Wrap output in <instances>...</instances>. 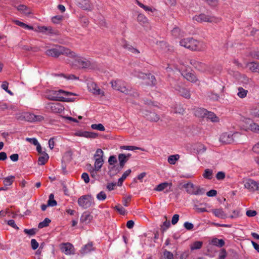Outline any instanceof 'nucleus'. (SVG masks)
I'll list each match as a JSON object with an SVG mask.
<instances>
[{
  "label": "nucleus",
  "instance_id": "1",
  "mask_svg": "<svg viewBox=\"0 0 259 259\" xmlns=\"http://www.w3.org/2000/svg\"><path fill=\"white\" fill-rule=\"evenodd\" d=\"M66 63L75 69L92 70L96 67V61L87 58L71 50L68 53Z\"/></svg>",
  "mask_w": 259,
  "mask_h": 259
},
{
  "label": "nucleus",
  "instance_id": "2",
  "mask_svg": "<svg viewBox=\"0 0 259 259\" xmlns=\"http://www.w3.org/2000/svg\"><path fill=\"white\" fill-rule=\"evenodd\" d=\"M76 94L63 90H47L45 92L46 98L52 101L62 102L72 101V98H69L70 96H76Z\"/></svg>",
  "mask_w": 259,
  "mask_h": 259
},
{
  "label": "nucleus",
  "instance_id": "3",
  "mask_svg": "<svg viewBox=\"0 0 259 259\" xmlns=\"http://www.w3.org/2000/svg\"><path fill=\"white\" fill-rule=\"evenodd\" d=\"M180 44L181 46L193 51L202 50V48L200 46V42L190 37L182 39L180 41Z\"/></svg>",
  "mask_w": 259,
  "mask_h": 259
},
{
  "label": "nucleus",
  "instance_id": "4",
  "mask_svg": "<svg viewBox=\"0 0 259 259\" xmlns=\"http://www.w3.org/2000/svg\"><path fill=\"white\" fill-rule=\"evenodd\" d=\"M193 20L199 23L208 22L217 23L220 22L221 19L214 16H210L201 13L193 17Z\"/></svg>",
  "mask_w": 259,
  "mask_h": 259
},
{
  "label": "nucleus",
  "instance_id": "5",
  "mask_svg": "<svg viewBox=\"0 0 259 259\" xmlns=\"http://www.w3.org/2000/svg\"><path fill=\"white\" fill-rule=\"evenodd\" d=\"M70 50L62 46H57L55 48L49 49L46 51V54L48 56L58 57L60 55L62 54L68 57V53Z\"/></svg>",
  "mask_w": 259,
  "mask_h": 259
},
{
  "label": "nucleus",
  "instance_id": "6",
  "mask_svg": "<svg viewBox=\"0 0 259 259\" xmlns=\"http://www.w3.org/2000/svg\"><path fill=\"white\" fill-rule=\"evenodd\" d=\"M182 187L185 188L187 192L191 195H201L205 193L204 189L195 186L191 183L184 184Z\"/></svg>",
  "mask_w": 259,
  "mask_h": 259
},
{
  "label": "nucleus",
  "instance_id": "7",
  "mask_svg": "<svg viewBox=\"0 0 259 259\" xmlns=\"http://www.w3.org/2000/svg\"><path fill=\"white\" fill-rule=\"evenodd\" d=\"M17 118L25 120L29 122L40 121L44 119V117L40 115H35L30 112H24L17 116Z\"/></svg>",
  "mask_w": 259,
  "mask_h": 259
},
{
  "label": "nucleus",
  "instance_id": "8",
  "mask_svg": "<svg viewBox=\"0 0 259 259\" xmlns=\"http://www.w3.org/2000/svg\"><path fill=\"white\" fill-rule=\"evenodd\" d=\"M118 158L119 162V165L117 166L115 165L112 166L109 170L110 174L113 175L118 173L123 168L125 163L128 160L125 157V154H119Z\"/></svg>",
  "mask_w": 259,
  "mask_h": 259
},
{
  "label": "nucleus",
  "instance_id": "9",
  "mask_svg": "<svg viewBox=\"0 0 259 259\" xmlns=\"http://www.w3.org/2000/svg\"><path fill=\"white\" fill-rule=\"evenodd\" d=\"M46 109L49 111L55 113H61L64 109V106L60 103H47L45 105Z\"/></svg>",
  "mask_w": 259,
  "mask_h": 259
},
{
  "label": "nucleus",
  "instance_id": "10",
  "mask_svg": "<svg viewBox=\"0 0 259 259\" xmlns=\"http://www.w3.org/2000/svg\"><path fill=\"white\" fill-rule=\"evenodd\" d=\"M94 203V199L90 195H83L78 199V205L84 208H87Z\"/></svg>",
  "mask_w": 259,
  "mask_h": 259
},
{
  "label": "nucleus",
  "instance_id": "11",
  "mask_svg": "<svg viewBox=\"0 0 259 259\" xmlns=\"http://www.w3.org/2000/svg\"><path fill=\"white\" fill-rule=\"evenodd\" d=\"M170 85L179 92L181 96L187 99H189L190 98V92L186 88H183L182 86L177 83L175 80H172L171 81Z\"/></svg>",
  "mask_w": 259,
  "mask_h": 259
},
{
  "label": "nucleus",
  "instance_id": "12",
  "mask_svg": "<svg viewBox=\"0 0 259 259\" xmlns=\"http://www.w3.org/2000/svg\"><path fill=\"white\" fill-rule=\"evenodd\" d=\"M138 77L144 80V83L147 85H154L156 83L155 76L151 74L140 73Z\"/></svg>",
  "mask_w": 259,
  "mask_h": 259
},
{
  "label": "nucleus",
  "instance_id": "13",
  "mask_svg": "<svg viewBox=\"0 0 259 259\" xmlns=\"http://www.w3.org/2000/svg\"><path fill=\"white\" fill-rule=\"evenodd\" d=\"M112 88L116 91L124 93H127V88L124 82L120 80H115L111 81Z\"/></svg>",
  "mask_w": 259,
  "mask_h": 259
},
{
  "label": "nucleus",
  "instance_id": "14",
  "mask_svg": "<svg viewBox=\"0 0 259 259\" xmlns=\"http://www.w3.org/2000/svg\"><path fill=\"white\" fill-rule=\"evenodd\" d=\"M60 248L61 251L66 255L73 254L75 252V249L73 245L70 243L61 244Z\"/></svg>",
  "mask_w": 259,
  "mask_h": 259
},
{
  "label": "nucleus",
  "instance_id": "15",
  "mask_svg": "<svg viewBox=\"0 0 259 259\" xmlns=\"http://www.w3.org/2000/svg\"><path fill=\"white\" fill-rule=\"evenodd\" d=\"M143 114L147 120L150 121L157 122L160 119L159 116L156 113L148 110L143 111Z\"/></svg>",
  "mask_w": 259,
  "mask_h": 259
},
{
  "label": "nucleus",
  "instance_id": "16",
  "mask_svg": "<svg viewBox=\"0 0 259 259\" xmlns=\"http://www.w3.org/2000/svg\"><path fill=\"white\" fill-rule=\"evenodd\" d=\"M198 70L209 73H213V67L210 65L204 64L202 62H198V65L195 67Z\"/></svg>",
  "mask_w": 259,
  "mask_h": 259
},
{
  "label": "nucleus",
  "instance_id": "17",
  "mask_svg": "<svg viewBox=\"0 0 259 259\" xmlns=\"http://www.w3.org/2000/svg\"><path fill=\"white\" fill-rule=\"evenodd\" d=\"M235 136V134L225 133L221 136L220 140L224 144H230L234 141V137Z\"/></svg>",
  "mask_w": 259,
  "mask_h": 259
},
{
  "label": "nucleus",
  "instance_id": "18",
  "mask_svg": "<svg viewBox=\"0 0 259 259\" xmlns=\"http://www.w3.org/2000/svg\"><path fill=\"white\" fill-rule=\"evenodd\" d=\"M256 181L252 179H248L244 181V188L248 190L250 192H254L255 191Z\"/></svg>",
  "mask_w": 259,
  "mask_h": 259
},
{
  "label": "nucleus",
  "instance_id": "19",
  "mask_svg": "<svg viewBox=\"0 0 259 259\" xmlns=\"http://www.w3.org/2000/svg\"><path fill=\"white\" fill-rule=\"evenodd\" d=\"M245 123L246 124V127L248 129L254 132H259V125L250 119H246Z\"/></svg>",
  "mask_w": 259,
  "mask_h": 259
},
{
  "label": "nucleus",
  "instance_id": "20",
  "mask_svg": "<svg viewBox=\"0 0 259 259\" xmlns=\"http://www.w3.org/2000/svg\"><path fill=\"white\" fill-rule=\"evenodd\" d=\"M181 74L184 78L190 82L196 83L198 81L197 77L192 72H187L184 71L181 72Z\"/></svg>",
  "mask_w": 259,
  "mask_h": 259
},
{
  "label": "nucleus",
  "instance_id": "21",
  "mask_svg": "<svg viewBox=\"0 0 259 259\" xmlns=\"http://www.w3.org/2000/svg\"><path fill=\"white\" fill-rule=\"evenodd\" d=\"M74 135L78 137H85L88 138H96L97 136L95 133L87 131H77L74 133Z\"/></svg>",
  "mask_w": 259,
  "mask_h": 259
},
{
  "label": "nucleus",
  "instance_id": "22",
  "mask_svg": "<svg viewBox=\"0 0 259 259\" xmlns=\"http://www.w3.org/2000/svg\"><path fill=\"white\" fill-rule=\"evenodd\" d=\"M77 5L84 10H89L92 7L90 0H76Z\"/></svg>",
  "mask_w": 259,
  "mask_h": 259
},
{
  "label": "nucleus",
  "instance_id": "23",
  "mask_svg": "<svg viewBox=\"0 0 259 259\" xmlns=\"http://www.w3.org/2000/svg\"><path fill=\"white\" fill-rule=\"evenodd\" d=\"M246 67L253 72L259 73V64L255 62H247L246 64Z\"/></svg>",
  "mask_w": 259,
  "mask_h": 259
},
{
  "label": "nucleus",
  "instance_id": "24",
  "mask_svg": "<svg viewBox=\"0 0 259 259\" xmlns=\"http://www.w3.org/2000/svg\"><path fill=\"white\" fill-rule=\"evenodd\" d=\"M211 211L216 217L220 219H225L227 217L222 208L213 209Z\"/></svg>",
  "mask_w": 259,
  "mask_h": 259
},
{
  "label": "nucleus",
  "instance_id": "25",
  "mask_svg": "<svg viewBox=\"0 0 259 259\" xmlns=\"http://www.w3.org/2000/svg\"><path fill=\"white\" fill-rule=\"evenodd\" d=\"M93 219V216L87 211L82 213L80 218V222L85 224H88L91 222Z\"/></svg>",
  "mask_w": 259,
  "mask_h": 259
},
{
  "label": "nucleus",
  "instance_id": "26",
  "mask_svg": "<svg viewBox=\"0 0 259 259\" xmlns=\"http://www.w3.org/2000/svg\"><path fill=\"white\" fill-rule=\"evenodd\" d=\"M36 31L41 32L45 34H49L53 33V30L51 27L38 26Z\"/></svg>",
  "mask_w": 259,
  "mask_h": 259
},
{
  "label": "nucleus",
  "instance_id": "27",
  "mask_svg": "<svg viewBox=\"0 0 259 259\" xmlns=\"http://www.w3.org/2000/svg\"><path fill=\"white\" fill-rule=\"evenodd\" d=\"M207 110L204 108H198L195 112V114L199 118H205L207 115Z\"/></svg>",
  "mask_w": 259,
  "mask_h": 259
},
{
  "label": "nucleus",
  "instance_id": "28",
  "mask_svg": "<svg viewBox=\"0 0 259 259\" xmlns=\"http://www.w3.org/2000/svg\"><path fill=\"white\" fill-rule=\"evenodd\" d=\"M97 156V151L96 152L94 157L95 159V168L91 167V168L89 169L91 176L93 178H94L95 180L96 179V177H97V169H96V164L97 163V158H96V157Z\"/></svg>",
  "mask_w": 259,
  "mask_h": 259
},
{
  "label": "nucleus",
  "instance_id": "29",
  "mask_svg": "<svg viewBox=\"0 0 259 259\" xmlns=\"http://www.w3.org/2000/svg\"><path fill=\"white\" fill-rule=\"evenodd\" d=\"M124 48L131 54L136 55L140 53V52L138 50L128 44L124 45Z\"/></svg>",
  "mask_w": 259,
  "mask_h": 259
},
{
  "label": "nucleus",
  "instance_id": "30",
  "mask_svg": "<svg viewBox=\"0 0 259 259\" xmlns=\"http://www.w3.org/2000/svg\"><path fill=\"white\" fill-rule=\"evenodd\" d=\"M211 244L214 246L221 247L225 245V241L223 239H219L217 238H214L211 240Z\"/></svg>",
  "mask_w": 259,
  "mask_h": 259
},
{
  "label": "nucleus",
  "instance_id": "31",
  "mask_svg": "<svg viewBox=\"0 0 259 259\" xmlns=\"http://www.w3.org/2000/svg\"><path fill=\"white\" fill-rule=\"evenodd\" d=\"M16 8L19 11L25 15H28L31 13L29 9L24 5H20Z\"/></svg>",
  "mask_w": 259,
  "mask_h": 259
},
{
  "label": "nucleus",
  "instance_id": "32",
  "mask_svg": "<svg viewBox=\"0 0 259 259\" xmlns=\"http://www.w3.org/2000/svg\"><path fill=\"white\" fill-rule=\"evenodd\" d=\"M171 185V183H169L167 182L162 183L157 185V187L154 189V190L157 191H161L166 188H167L168 186L170 187Z\"/></svg>",
  "mask_w": 259,
  "mask_h": 259
},
{
  "label": "nucleus",
  "instance_id": "33",
  "mask_svg": "<svg viewBox=\"0 0 259 259\" xmlns=\"http://www.w3.org/2000/svg\"><path fill=\"white\" fill-rule=\"evenodd\" d=\"M206 119H209L212 122L219 121L218 117L213 112L207 111V115L205 117Z\"/></svg>",
  "mask_w": 259,
  "mask_h": 259
},
{
  "label": "nucleus",
  "instance_id": "34",
  "mask_svg": "<svg viewBox=\"0 0 259 259\" xmlns=\"http://www.w3.org/2000/svg\"><path fill=\"white\" fill-rule=\"evenodd\" d=\"M88 89L91 93L96 94L97 93V85L96 83L90 81L88 83Z\"/></svg>",
  "mask_w": 259,
  "mask_h": 259
},
{
  "label": "nucleus",
  "instance_id": "35",
  "mask_svg": "<svg viewBox=\"0 0 259 259\" xmlns=\"http://www.w3.org/2000/svg\"><path fill=\"white\" fill-rule=\"evenodd\" d=\"M130 169L126 170L122 175L121 177L118 179V186H121L122 185L123 181L127 178V177L131 173Z\"/></svg>",
  "mask_w": 259,
  "mask_h": 259
},
{
  "label": "nucleus",
  "instance_id": "36",
  "mask_svg": "<svg viewBox=\"0 0 259 259\" xmlns=\"http://www.w3.org/2000/svg\"><path fill=\"white\" fill-rule=\"evenodd\" d=\"M15 177L13 176H8L4 179L3 183L5 186H9L11 185L14 181Z\"/></svg>",
  "mask_w": 259,
  "mask_h": 259
},
{
  "label": "nucleus",
  "instance_id": "37",
  "mask_svg": "<svg viewBox=\"0 0 259 259\" xmlns=\"http://www.w3.org/2000/svg\"><path fill=\"white\" fill-rule=\"evenodd\" d=\"M93 250V244L89 243L84 245L80 250V252L82 254L87 253Z\"/></svg>",
  "mask_w": 259,
  "mask_h": 259
},
{
  "label": "nucleus",
  "instance_id": "38",
  "mask_svg": "<svg viewBox=\"0 0 259 259\" xmlns=\"http://www.w3.org/2000/svg\"><path fill=\"white\" fill-rule=\"evenodd\" d=\"M55 76H59L61 77H63L65 79L68 80H73V79H78V77H76L73 74H69V75H65L64 74H56L55 75Z\"/></svg>",
  "mask_w": 259,
  "mask_h": 259
},
{
  "label": "nucleus",
  "instance_id": "39",
  "mask_svg": "<svg viewBox=\"0 0 259 259\" xmlns=\"http://www.w3.org/2000/svg\"><path fill=\"white\" fill-rule=\"evenodd\" d=\"M14 22L17 25L21 26V27L29 30H33V27L31 26H29L24 23L19 21L18 20H14Z\"/></svg>",
  "mask_w": 259,
  "mask_h": 259
},
{
  "label": "nucleus",
  "instance_id": "40",
  "mask_svg": "<svg viewBox=\"0 0 259 259\" xmlns=\"http://www.w3.org/2000/svg\"><path fill=\"white\" fill-rule=\"evenodd\" d=\"M247 93L248 91L242 87L238 88L237 96L240 98H244L246 96Z\"/></svg>",
  "mask_w": 259,
  "mask_h": 259
},
{
  "label": "nucleus",
  "instance_id": "41",
  "mask_svg": "<svg viewBox=\"0 0 259 259\" xmlns=\"http://www.w3.org/2000/svg\"><path fill=\"white\" fill-rule=\"evenodd\" d=\"M49 159L48 154L45 153L42 156H40L38 160V164L39 165H44Z\"/></svg>",
  "mask_w": 259,
  "mask_h": 259
},
{
  "label": "nucleus",
  "instance_id": "42",
  "mask_svg": "<svg viewBox=\"0 0 259 259\" xmlns=\"http://www.w3.org/2000/svg\"><path fill=\"white\" fill-rule=\"evenodd\" d=\"M123 94L129 95L134 98H137L139 96L138 92L132 88H127V93H124Z\"/></svg>",
  "mask_w": 259,
  "mask_h": 259
},
{
  "label": "nucleus",
  "instance_id": "43",
  "mask_svg": "<svg viewBox=\"0 0 259 259\" xmlns=\"http://www.w3.org/2000/svg\"><path fill=\"white\" fill-rule=\"evenodd\" d=\"M156 44L157 46V47L162 51H166L167 50H168V49H167L168 45L167 43L165 41H157Z\"/></svg>",
  "mask_w": 259,
  "mask_h": 259
},
{
  "label": "nucleus",
  "instance_id": "44",
  "mask_svg": "<svg viewBox=\"0 0 259 259\" xmlns=\"http://www.w3.org/2000/svg\"><path fill=\"white\" fill-rule=\"evenodd\" d=\"M179 158L178 154L170 155L168 158V162L171 164H175Z\"/></svg>",
  "mask_w": 259,
  "mask_h": 259
},
{
  "label": "nucleus",
  "instance_id": "45",
  "mask_svg": "<svg viewBox=\"0 0 259 259\" xmlns=\"http://www.w3.org/2000/svg\"><path fill=\"white\" fill-rule=\"evenodd\" d=\"M202 245V241H196L191 244L190 248L191 250L199 249L201 248Z\"/></svg>",
  "mask_w": 259,
  "mask_h": 259
},
{
  "label": "nucleus",
  "instance_id": "46",
  "mask_svg": "<svg viewBox=\"0 0 259 259\" xmlns=\"http://www.w3.org/2000/svg\"><path fill=\"white\" fill-rule=\"evenodd\" d=\"M120 149L127 150H135L136 149H139L142 151H145V149L143 148L132 146H122L120 147Z\"/></svg>",
  "mask_w": 259,
  "mask_h": 259
},
{
  "label": "nucleus",
  "instance_id": "47",
  "mask_svg": "<svg viewBox=\"0 0 259 259\" xmlns=\"http://www.w3.org/2000/svg\"><path fill=\"white\" fill-rule=\"evenodd\" d=\"M57 205V202L54 199V195L51 194L49 196V199L48 201V205L49 206H55Z\"/></svg>",
  "mask_w": 259,
  "mask_h": 259
},
{
  "label": "nucleus",
  "instance_id": "48",
  "mask_svg": "<svg viewBox=\"0 0 259 259\" xmlns=\"http://www.w3.org/2000/svg\"><path fill=\"white\" fill-rule=\"evenodd\" d=\"M212 170L210 169H206L204 170V172L203 176L204 178L210 180L212 178Z\"/></svg>",
  "mask_w": 259,
  "mask_h": 259
},
{
  "label": "nucleus",
  "instance_id": "49",
  "mask_svg": "<svg viewBox=\"0 0 259 259\" xmlns=\"http://www.w3.org/2000/svg\"><path fill=\"white\" fill-rule=\"evenodd\" d=\"M51 222V220L48 218H46L42 222L39 223L38 227L39 228H42L48 226L49 223Z\"/></svg>",
  "mask_w": 259,
  "mask_h": 259
},
{
  "label": "nucleus",
  "instance_id": "50",
  "mask_svg": "<svg viewBox=\"0 0 259 259\" xmlns=\"http://www.w3.org/2000/svg\"><path fill=\"white\" fill-rule=\"evenodd\" d=\"M8 85H9V83L7 81H5L3 82L1 87L6 92H7L8 93H9L11 95H13V93L10 90H8Z\"/></svg>",
  "mask_w": 259,
  "mask_h": 259
},
{
  "label": "nucleus",
  "instance_id": "51",
  "mask_svg": "<svg viewBox=\"0 0 259 259\" xmlns=\"http://www.w3.org/2000/svg\"><path fill=\"white\" fill-rule=\"evenodd\" d=\"M163 257L164 259H174L173 254L167 250L163 251Z\"/></svg>",
  "mask_w": 259,
  "mask_h": 259
},
{
  "label": "nucleus",
  "instance_id": "52",
  "mask_svg": "<svg viewBox=\"0 0 259 259\" xmlns=\"http://www.w3.org/2000/svg\"><path fill=\"white\" fill-rule=\"evenodd\" d=\"M206 150V147L203 145H199L196 148V151L198 154H202L204 153Z\"/></svg>",
  "mask_w": 259,
  "mask_h": 259
},
{
  "label": "nucleus",
  "instance_id": "53",
  "mask_svg": "<svg viewBox=\"0 0 259 259\" xmlns=\"http://www.w3.org/2000/svg\"><path fill=\"white\" fill-rule=\"evenodd\" d=\"M170 224L169 221H165L163 223V224L161 226V231L162 232L165 231L170 226Z\"/></svg>",
  "mask_w": 259,
  "mask_h": 259
},
{
  "label": "nucleus",
  "instance_id": "54",
  "mask_svg": "<svg viewBox=\"0 0 259 259\" xmlns=\"http://www.w3.org/2000/svg\"><path fill=\"white\" fill-rule=\"evenodd\" d=\"M24 232L25 234L29 235L30 236H33L36 234V229H34V228H32L31 229H25L24 230Z\"/></svg>",
  "mask_w": 259,
  "mask_h": 259
},
{
  "label": "nucleus",
  "instance_id": "55",
  "mask_svg": "<svg viewBox=\"0 0 259 259\" xmlns=\"http://www.w3.org/2000/svg\"><path fill=\"white\" fill-rule=\"evenodd\" d=\"M114 208L120 214L124 215L125 213V209L120 205H116Z\"/></svg>",
  "mask_w": 259,
  "mask_h": 259
},
{
  "label": "nucleus",
  "instance_id": "56",
  "mask_svg": "<svg viewBox=\"0 0 259 259\" xmlns=\"http://www.w3.org/2000/svg\"><path fill=\"white\" fill-rule=\"evenodd\" d=\"M137 19L139 22L142 23L143 24L146 23L147 22V19L142 14H139L138 16Z\"/></svg>",
  "mask_w": 259,
  "mask_h": 259
},
{
  "label": "nucleus",
  "instance_id": "57",
  "mask_svg": "<svg viewBox=\"0 0 259 259\" xmlns=\"http://www.w3.org/2000/svg\"><path fill=\"white\" fill-rule=\"evenodd\" d=\"M109 164L111 165H113L115 163L117 162V159L115 156L112 155L110 156L108 159Z\"/></svg>",
  "mask_w": 259,
  "mask_h": 259
},
{
  "label": "nucleus",
  "instance_id": "58",
  "mask_svg": "<svg viewBox=\"0 0 259 259\" xmlns=\"http://www.w3.org/2000/svg\"><path fill=\"white\" fill-rule=\"evenodd\" d=\"M31 245L32 248L33 250H35L38 248L39 244L35 239H32L31 240Z\"/></svg>",
  "mask_w": 259,
  "mask_h": 259
},
{
  "label": "nucleus",
  "instance_id": "59",
  "mask_svg": "<svg viewBox=\"0 0 259 259\" xmlns=\"http://www.w3.org/2000/svg\"><path fill=\"white\" fill-rule=\"evenodd\" d=\"M251 114L255 117L259 118V105L252 110Z\"/></svg>",
  "mask_w": 259,
  "mask_h": 259
},
{
  "label": "nucleus",
  "instance_id": "60",
  "mask_svg": "<svg viewBox=\"0 0 259 259\" xmlns=\"http://www.w3.org/2000/svg\"><path fill=\"white\" fill-rule=\"evenodd\" d=\"M171 32H172V35L175 36H179L181 34V30L178 27L174 28L172 30Z\"/></svg>",
  "mask_w": 259,
  "mask_h": 259
},
{
  "label": "nucleus",
  "instance_id": "61",
  "mask_svg": "<svg viewBox=\"0 0 259 259\" xmlns=\"http://www.w3.org/2000/svg\"><path fill=\"white\" fill-rule=\"evenodd\" d=\"M227 255L226 251L225 249H221L219 253L218 259H225Z\"/></svg>",
  "mask_w": 259,
  "mask_h": 259
},
{
  "label": "nucleus",
  "instance_id": "62",
  "mask_svg": "<svg viewBox=\"0 0 259 259\" xmlns=\"http://www.w3.org/2000/svg\"><path fill=\"white\" fill-rule=\"evenodd\" d=\"M106 198V194L103 191H101L98 193V200L103 201L105 200Z\"/></svg>",
  "mask_w": 259,
  "mask_h": 259
},
{
  "label": "nucleus",
  "instance_id": "63",
  "mask_svg": "<svg viewBox=\"0 0 259 259\" xmlns=\"http://www.w3.org/2000/svg\"><path fill=\"white\" fill-rule=\"evenodd\" d=\"M209 98L212 100H218L219 98V95L213 93H210L208 95Z\"/></svg>",
  "mask_w": 259,
  "mask_h": 259
},
{
  "label": "nucleus",
  "instance_id": "64",
  "mask_svg": "<svg viewBox=\"0 0 259 259\" xmlns=\"http://www.w3.org/2000/svg\"><path fill=\"white\" fill-rule=\"evenodd\" d=\"M81 178L86 184L88 183L90 181L89 175L86 172H83L81 175Z\"/></svg>",
  "mask_w": 259,
  "mask_h": 259
}]
</instances>
